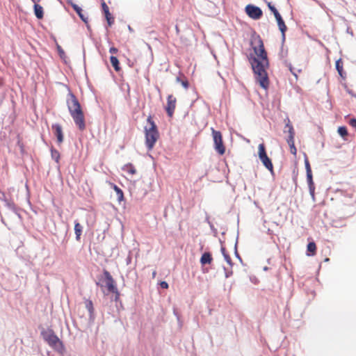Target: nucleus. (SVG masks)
Masks as SVG:
<instances>
[{
	"mask_svg": "<svg viewBox=\"0 0 356 356\" xmlns=\"http://www.w3.org/2000/svg\"><path fill=\"white\" fill-rule=\"evenodd\" d=\"M225 275L226 278L229 277L232 275V270H228L225 267H224Z\"/></svg>",
	"mask_w": 356,
	"mask_h": 356,
	"instance_id": "obj_37",
	"label": "nucleus"
},
{
	"mask_svg": "<svg viewBox=\"0 0 356 356\" xmlns=\"http://www.w3.org/2000/svg\"><path fill=\"white\" fill-rule=\"evenodd\" d=\"M335 67H336V70L338 72L339 76L344 79L346 77V74L343 72V63L341 62V58H339V60H337L336 61Z\"/></svg>",
	"mask_w": 356,
	"mask_h": 356,
	"instance_id": "obj_18",
	"label": "nucleus"
},
{
	"mask_svg": "<svg viewBox=\"0 0 356 356\" xmlns=\"http://www.w3.org/2000/svg\"><path fill=\"white\" fill-rule=\"evenodd\" d=\"M40 334L43 339L50 347L59 353L65 351L63 343L59 339L52 329H43Z\"/></svg>",
	"mask_w": 356,
	"mask_h": 356,
	"instance_id": "obj_3",
	"label": "nucleus"
},
{
	"mask_svg": "<svg viewBox=\"0 0 356 356\" xmlns=\"http://www.w3.org/2000/svg\"><path fill=\"white\" fill-rule=\"evenodd\" d=\"M212 256L210 252H206L202 254L201 258H200V263L202 266L205 264H211L212 261Z\"/></svg>",
	"mask_w": 356,
	"mask_h": 356,
	"instance_id": "obj_15",
	"label": "nucleus"
},
{
	"mask_svg": "<svg viewBox=\"0 0 356 356\" xmlns=\"http://www.w3.org/2000/svg\"><path fill=\"white\" fill-rule=\"evenodd\" d=\"M106 19L107 21L108 25L109 26H111L114 23V18L111 16H109L108 17H106Z\"/></svg>",
	"mask_w": 356,
	"mask_h": 356,
	"instance_id": "obj_35",
	"label": "nucleus"
},
{
	"mask_svg": "<svg viewBox=\"0 0 356 356\" xmlns=\"http://www.w3.org/2000/svg\"><path fill=\"white\" fill-rule=\"evenodd\" d=\"M212 136L213 139V148L220 154L222 155L225 152V147L222 142V134L219 131L211 128Z\"/></svg>",
	"mask_w": 356,
	"mask_h": 356,
	"instance_id": "obj_5",
	"label": "nucleus"
},
{
	"mask_svg": "<svg viewBox=\"0 0 356 356\" xmlns=\"http://www.w3.org/2000/svg\"><path fill=\"white\" fill-rule=\"evenodd\" d=\"M234 254L235 257L239 259L240 261H242V259L241 256L239 255L238 251H237V241H236L235 245H234Z\"/></svg>",
	"mask_w": 356,
	"mask_h": 356,
	"instance_id": "obj_34",
	"label": "nucleus"
},
{
	"mask_svg": "<svg viewBox=\"0 0 356 356\" xmlns=\"http://www.w3.org/2000/svg\"><path fill=\"white\" fill-rule=\"evenodd\" d=\"M268 268L267 266H265V267L264 268V270H265V271H266V270H268Z\"/></svg>",
	"mask_w": 356,
	"mask_h": 356,
	"instance_id": "obj_56",
	"label": "nucleus"
},
{
	"mask_svg": "<svg viewBox=\"0 0 356 356\" xmlns=\"http://www.w3.org/2000/svg\"><path fill=\"white\" fill-rule=\"evenodd\" d=\"M279 29H280V31L282 33V42H284V40H285V32H286V31L287 29L286 26L285 25L284 30L282 29L281 28H279Z\"/></svg>",
	"mask_w": 356,
	"mask_h": 356,
	"instance_id": "obj_39",
	"label": "nucleus"
},
{
	"mask_svg": "<svg viewBox=\"0 0 356 356\" xmlns=\"http://www.w3.org/2000/svg\"><path fill=\"white\" fill-rule=\"evenodd\" d=\"M258 149L259 159L262 162L263 165L271 172V174H273V165L271 160L266 154L264 144H259Z\"/></svg>",
	"mask_w": 356,
	"mask_h": 356,
	"instance_id": "obj_6",
	"label": "nucleus"
},
{
	"mask_svg": "<svg viewBox=\"0 0 356 356\" xmlns=\"http://www.w3.org/2000/svg\"><path fill=\"white\" fill-rule=\"evenodd\" d=\"M346 92L349 95H350L352 97H356V94L352 90H350L349 88H346Z\"/></svg>",
	"mask_w": 356,
	"mask_h": 356,
	"instance_id": "obj_44",
	"label": "nucleus"
},
{
	"mask_svg": "<svg viewBox=\"0 0 356 356\" xmlns=\"http://www.w3.org/2000/svg\"><path fill=\"white\" fill-rule=\"evenodd\" d=\"M85 303H86V308L89 313L90 318L93 319L95 309H94L93 303H92V300H86Z\"/></svg>",
	"mask_w": 356,
	"mask_h": 356,
	"instance_id": "obj_17",
	"label": "nucleus"
},
{
	"mask_svg": "<svg viewBox=\"0 0 356 356\" xmlns=\"http://www.w3.org/2000/svg\"><path fill=\"white\" fill-rule=\"evenodd\" d=\"M33 9H34V14L35 17L38 19H42L44 16V11L43 8L38 4V3H33Z\"/></svg>",
	"mask_w": 356,
	"mask_h": 356,
	"instance_id": "obj_14",
	"label": "nucleus"
},
{
	"mask_svg": "<svg viewBox=\"0 0 356 356\" xmlns=\"http://www.w3.org/2000/svg\"><path fill=\"white\" fill-rule=\"evenodd\" d=\"M110 60H111V63L113 67H114L115 70L116 72L120 71V63H119L118 58L116 56H114L112 55L110 57Z\"/></svg>",
	"mask_w": 356,
	"mask_h": 356,
	"instance_id": "obj_20",
	"label": "nucleus"
},
{
	"mask_svg": "<svg viewBox=\"0 0 356 356\" xmlns=\"http://www.w3.org/2000/svg\"><path fill=\"white\" fill-rule=\"evenodd\" d=\"M347 32L350 33L351 35H353V32L352 31L350 32V31H349V29H347Z\"/></svg>",
	"mask_w": 356,
	"mask_h": 356,
	"instance_id": "obj_55",
	"label": "nucleus"
},
{
	"mask_svg": "<svg viewBox=\"0 0 356 356\" xmlns=\"http://www.w3.org/2000/svg\"><path fill=\"white\" fill-rule=\"evenodd\" d=\"M284 132H289V136L286 138V142L289 146L291 147H294V136L295 132L292 124L290 123L289 120H288V122L286 124Z\"/></svg>",
	"mask_w": 356,
	"mask_h": 356,
	"instance_id": "obj_10",
	"label": "nucleus"
},
{
	"mask_svg": "<svg viewBox=\"0 0 356 356\" xmlns=\"http://www.w3.org/2000/svg\"><path fill=\"white\" fill-rule=\"evenodd\" d=\"M131 257H128L126 259V261H127V264H129L130 262H131Z\"/></svg>",
	"mask_w": 356,
	"mask_h": 356,
	"instance_id": "obj_52",
	"label": "nucleus"
},
{
	"mask_svg": "<svg viewBox=\"0 0 356 356\" xmlns=\"http://www.w3.org/2000/svg\"><path fill=\"white\" fill-rule=\"evenodd\" d=\"M128 30L129 31V32L132 33L134 32V29H132V27L131 26H128Z\"/></svg>",
	"mask_w": 356,
	"mask_h": 356,
	"instance_id": "obj_53",
	"label": "nucleus"
},
{
	"mask_svg": "<svg viewBox=\"0 0 356 356\" xmlns=\"http://www.w3.org/2000/svg\"><path fill=\"white\" fill-rule=\"evenodd\" d=\"M70 4L72 6V8L74 9V10L76 13V14L79 15L80 19L83 22L87 23L88 20V16L85 15L83 13L82 8L80 6H79L77 4H76V3H73V2H70Z\"/></svg>",
	"mask_w": 356,
	"mask_h": 356,
	"instance_id": "obj_13",
	"label": "nucleus"
},
{
	"mask_svg": "<svg viewBox=\"0 0 356 356\" xmlns=\"http://www.w3.org/2000/svg\"><path fill=\"white\" fill-rule=\"evenodd\" d=\"M102 10L104 14L105 18L108 17L109 16H111V14L109 11L108 6L106 5V3L104 1H102Z\"/></svg>",
	"mask_w": 356,
	"mask_h": 356,
	"instance_id": "obj_27",
	"label": "nucleus"
},
{
	"mask_svg": "<svg viewBox=\"0 0 356 356\" xmlns=\"http://www.w3.org/2000/svg\"><path fill=\"white\" fill-rule=\"evenodd\" d=\"M257 46L252 47L257 57L250 54L248 59L260 86L264 89H267L269 83L266 68L268 67L269 61L264 42L259 36L257 37Z\"/></svg>",
	"mask_w": 356,
	"mask_h": 356,
	"instance_id": "obj_1",
	"label": "nucleus"
},
{
	"mask_svg": "<svg viewBox=\"0 0 356 356\" xmlns=\"http://www.w3.org/2000/svg\"><path fill=\"white\" fill-rule=\"evenodd\" d=\"M160 286L162 289H166L168 288V284L165 281H162L159 283Z\"/></svg>",
	"mask_w": 356,
	"mask_h": 356,
	"instance_id": "obj_41",
	"label": "nucleus"
},
{
	"mask_svg": "<svg viewBox=\"0 0 356 356\" xmlns=\"http://www.w3.org/2000/svg\"><path fill=\"white\" fill-rule=\"evenodd\" d=\"M51 159L54 160L56 163H59L60 159V153L58 151L55 149L54 148H51Z\"/></svg>",
	"mask_w": 356,
	"mask_h": 356,
	"instance_id": "obj_24",
	"label": "nucleus"
},
{
	"mask_svg": "<svg viewBox=\"0 0 356 356\" xmlns=\"http://www.w3.org/2000/svg\"><path fill=\"white\" fill-rule=\"evenodd\" d=\"M177 81L180 83L181 86L187 89L189 87V83L188 81L186 80H182L180 77H177Z\"/></svg>",
	"mask_w": 356,
	"mask_h": 356,
	"instance_id": "obj_30",
	"label": "nucleus"
},
{
	"mask_svg": "<svg viewBox=\"0 0 356 356\" xmlns=\"http://www.w3.org/2000/svg\"><path fill=\"white\" fill-rule=\"evenodd\" d=\"M307 181L308 184L309 194H310L313 201H315V195H314L315 186H314V183L313 181V178L307 179Z\"/></svg>",
	"mask_w": 356,
	"mask_h": 356,
	"instance_id": "obj_19",
	"label": "nucleus"
},
{
	"mask_svg": "<svg viewBox=\"0 0 356 356\" xmlns=\"http://www.w3.org/2000/svg\"><path fill=\"white\" fill-rule=\"evenodd\" d=\"M316 243L314 242H309L308 244H307V255L308 256H312L315 254V252H316Z\"/></svg>",
	"mask_w": 356,
	"mask_h": 356,
	"instance_id": "obj_21",
	"label": "nucleus"
},
{
	"mask_svg": "<svg viewBox=\"0 0 356 356\" xmlns=\"http://www.w3.org/2000/svg\"><path fill=\"white\" fill-rule=\"evenodd\" d=\"M289 70L291 71V72L295 76L297 77V74L294 72V70H293V67H292V65L291 64H289Z\"/></svg>",
	"mask_w": 356,
	"mask_h": 356,
	"instance_id": "obj_48",
	"label": "nucleus"
},
{
	"mask_svg": "<svg viewBox=\"0 0 356 356\" xmlns=\"http://www.w3.org/2000/svg\"><path fill=\"white\" fill-rule=\"evenodd\" d=\"M205 222H207L209 224V222H211L209 220V216L207 214L205 218Z\"/></svg>",
	"mask_w": 356,
	"mask_h": 356,
	"instance_id": "obj_51",
	"label": "nucleus"
},
{
	"mask_svg": "<svg viewBox=\"0 0 356 356\" xmlns=\"http://www.w3.org/2000/svg\"><path fill=\"white\" fill-rule=\"evenodd\" d=\"M305 169H306L307 179H310V178L312 179L313 178L311 166H310V164H309V162L307 158H305Z\"/></svg>",
	"mask_w": 356,
	"mask_h": 356,
	"instance_id": "obj_22",
	"label": "nucleus"
},
{
	"mask_svg": "<svg viewBox=\"0 0 356 356\" xmlns=\"http://www.w3.org/2000/svg\"><path fill=\"white\" fill-rule=\"evenodd\" d=\"M56 48H57V50H58V53L60 56V57L61 58H63L65 56V51L64 50L62 49V47L59 45V44H56Z\"/></svg>",
	"mask_w": 356,
	"mask_h": 356,
	"instance_id": "obj_32",
	"label": "nucleus"
},
{
	"mask_svg": "<svg viewBox=\"0 0 356 356\" xmlns=\"http://www.w3.org/2000/svg\"><path fill=\"white\" fill-rule=\"evenodd\" d=\"M5 205L12 211H15L16 207L13 202L8 200L7 201L5 202Z\"/></svg>",
	"mask_w": 356,
	"mask_h": 356,
	"instance_id": "obj_31",
	"label": "nucleus"
},
{
	"mask_svg": "<svg viewBox=\"0 0 356 356\" xmlns=\"http://www.w3.org/2000/svg\"><path fill=\"white\" fill-rule=\"evenodd\" d=\"M289 70L291 71V72L295 76L297 77V74L294 72V70H293V67H292V65L291 64H289Z\"/></svg>",
	"mask_w": 356,
	"mask_h": 356,
	"instance_id": "obj_46",
	"label": "nucleus"
},
{
	"mask_svg": "<svg viewBox=\"0 0 356 356\" xmlns=\"http://www.w3.org/2000/svg\"><path fill=\"white\" fill-rule=\"evenodd\" d=\"M290 147V149H291V152L293 154H296V147L294 146V147H291V146H289Z\"/></svg>",
	"mask_w": 356,
	"mask_h": 356,
	"instance_id": "obj_49",
	"label": "nucleus"
},
{
	"mask_svg": "<svg viewBox=\"0 0 356 356\" xmlns=\"http://www.w3.org/2000/svg\"><path fill=\"white\" fill-rule=\"evenodd\" d=\"M122 170L131 175H134L136 172V168L131 163H127L124 165Z\"/></svg>",
	"mask_w": 356,
	"mask_h": 356,
	"instance_id": "obj_23",
	"label": "nucleus"
},
{
	"mask_svg": "<svg viewBox=\"0 0 356 356\" xmlns=\"http://www.w3.org/2000/svg\"><path fill=\"white\" fill-rule=\"evenodd\" d=\"M103 274L104 276V280H105L106 284L109 283V282H114V280H113V277L111 276V273L107 270L104 269Z\"/></svg>",
	"mask_w": 356,
	"mask_h": 356,
	"instance_id": "obj_26",
	"label": "nucleus"
},
{
	"mask_svg": "<svg viewBox=\"0 0 356 356\" xmlns=\"http://www.w3.org/2000/svg\"><path fill=\"white\" fill-rule=\"evenodd\" d=\"M147 121L150 124V127L149 129L145 127V145L148 150H151L159 138V134L157 127L150 115L147 118Z\"/></svg>",
	"mask_w": 356,
	"mask_h": 356,
	"instance_id": "obj_4",
	"label": "nucleus"
},
{
	"mask_svg": "<svg viewBox=\"0 0 356 356\" xmlns=\"http://www.w3.org/2000/svg\"><path fill=\"white\" fill-rule=\"evenodd\" d=\"M268 7L269 10L273 13V15L276 19V21L277 22L278 27L284 30L285 25H286L285 22L283 20L281 15L280 14V13L277 10V8L273 5H272V3L270 2L268 3Z\"/></svg>",
	"mask_w": 356,
	"mask_h": 356,
	"instance_id": "obj_9",
	"label": "nucleus"
},
{
	"mask_svg": "<svg viewBox=\"0 0 356 356\" xmlns=\"http://www.w3.org/2000/svg\"><path fill=\"white\" fill-rule=\"evenodd\" d=\"M224 259H225V260L226 261V262H227V264H228L231 267L234 265V264H233V262H232V259H231L230 256L229 255V254H228L227 255H225Z\"/></svg>",
	"mask_w": 356,
	"mask_h": 356,
	"instance_id": "obj_33",
	"label": "nucleus"
},
{
	"mask_svg": "<svg viewBox=\"0 0 356 356\" xmlns=\"http://www.w3.org/2000/svg\"><path fill=\"white\" fill-rule=\"evenodd\" d=\"M113 188L116 192L118 201H122L124 198L123 191L116 185H114Z\"/></svg>",
	"mask_w": 356,
	"mask_h": 356,
	"instance_id": "obj_25",
	"label": "nucleus"
},
{
	"mask_svg": "<svg viewBox=\"0 0 356 356\" xmlns=\"http://www.w3.org/2000/svg\"><path fill=\"white\" fill-rule=\"evenodd\" d=\"M176 105V98L172 95H169L167 98V106L165 110L169 117H172Z\"/></svg>",
	"mask_w": 356,
	"mask_h": 356,
	"instance_id": "obj_11",
	"label": "nucleus"
},
{
	"mask_svg": "<svg viewBox=\"0 0 356 356\" xmlns=\"http://www.w3.org/2000/svg\"><path fill=\"white\" fill-rule=\"evenodd\" d=\"M338 134L343 138L348 135V130L346 127L341 126L338 128Z\"/></svg>",
	"mask_w": 356,
	"mask_h": 356,
	"instance_id": "obj_28",
	"label": "nucleus"
},
{
	"mask_svg": "<svg viewBox=\"0 0 356 356\" xmlns=\"http://www.w3.org/2000/svg\"><path fill=\"white\" fill-rule=\"evenodd\" d=\"M0 200L4 202L8 200L4 192L0 191Z\"/></svg>",
	"mask_w": 356,
	"mask_h": 356,
	"instance_id": "obj_40",
	"label": "nucleus"
},
{
	"mask_svg": "<svg viewBox=\"0 0 356 356\" xmlns=\"http://www.w3.org/2000/svg\"><path fill=\"white\" fill-rule=\"evenodd\" d=\"M173 313L176 316L177 320L179 321V316L175 309H174Z\"/></svg>",
	"mask_w": 356,
	"mask_h": 356,
	"instance_id": "obj_50",
	"label": "nucleus"
},
{
	"mask_svg": "<svg viewBox=\"0 0 356 356\" xmlns=\"http://www.w3.org/2000/svg\"><path fill=\"white\" fill-rule=\"evenodd\" d=\"M51 129L54 131V135L57 138L58 143H61L63 141L62 127L59 124L56 123L52 124Z\"/></svg>",
	"mask_w": 356,
	"mask_h": 356,
	"instance_id": "obj_12",
	"label": "nucleus"
},
{
	"mask_svg": "<svg viewBox=\"0 0 356 356\" xmlns=\"http://www.w3.org/2000/svg\"><path fill=\"white\" fill-rule=\"evenodd\" d=\"M82 231H83L82 225L78 222V220H75L74 221V232H75L76 241L80 240V237L82 234Z\"/></svg>",
	"mask_w": 356,
	"mask_h": 356,
	"instance_id": "obj_16",
	"label": "nucleus"
},
{
	"mask_svg": "<svg viewBox=\"0 0 356 356\" xmlns=\"http://www.w3.org/2000/svg\"><path fill=\"white\" fill-rule=\"evenodd\" d=\"M336 195L337 197L341 198V201L346 204H350L355 202L353 199V190L352 188L348 189H339L336 190Z\"/></svg>",
	"mask_w": 356,
	"mask_h": 356,
	"instance_id": "obj_7",
	"label": "nucleus"
},
{
	"mask_svg": "<svg viewBox=\"0 0 356 356\" xmlns=\"http://www.w3.org/2000/svg\"><path fill=\"white\" fill-rule=\"evenodd\" d=\"M289 70L291 71V72L295 76L297 77V74L294 72V70H293V67H292V65L291 64H289Z\"/></svg>",
	"mask_w": 356,
	"mask_h": 356,
	"instance_id": "obj_47",
	"label": "nucleus"
},
{
	"mask_svg": "<svg viewBox=\"0 0 356 356\" xmlns=\"http://www.w3.org/2000/svg\"><path fill=\"white\" fill-rule=\"evenodd\" d=\"M246 14L252 19H259L263 15L262 10L253 4H248L245 8Z\"/></svg>",
	"mask_w": 356,
	"mask_h": 356,
	"instance_id": "obj_8",
	"label": "nucleus"
},
{
	"mask_svg": "<svg viewBox=\"0 0 356 356\" xmlns=\"http://www.w3.org/2000/svg\"><path fill=\"white\" fill-rule=\"evenodd\" d=\"M209 225L213 232H214V233L217 232V229L214 227V225H213V223L211 222H209Z\"/></svg>",
	"mask_w": 356,
	"mask_h": 356,
	"instance_id": "obj_43",
	"label": "nucleus"
},
{
	"mask_svg": "<svg viewBox=\"0 0 356 356\" xmlns=\"http://www.w3.org/2000/svg\"><path fill=\"white\" fill-rule=\"evenodd\" d=\"M118 51V49L116 47H112L109 49V52L112 54H117Z\"/></svg>",
	"mask_w": 356,
	"mask_h": 356,
	"instance_id": "obj_42",
	"label": "nucleus"
},
{
	"mask_svg": "<svg viewBox=\"0 0 356 356\" xmlns=\"http://www.w3.org/2000/svg\"><path fill=\"white\" fill-rule=\"evenodd\" d=\"M68 96L69 97L67 99V105L69 112L73 118L75 124L81 131H83L86 129V124L81 104L72 92H70Z\"/></svg>",
	"mask_w": 356,
	"mask_h": 356,
	"instance_id": "obj_2",
	"label": "nucleus"
},
{
	"mask_svg": "<svg viewBox=\"0 0 356 356\" xmlns=\"http://www.w3.org/2000/svg\"><path fill=\"white\" fill-rule=\"evenodd\" d=\"M33 3H39L41 0H31Z\"/></svg>",
	"mask_w": 356,
	"mask_h": 356,
	"instance_id": "obj_54",
	"label": "nucleus"
},
{
	"mask_svg": "<svg viewBox=\"0 0 356 356\" xmlns=\"http://www.w3.org/2000/svg\"><path fill=\"white\" fill-rule=\"evenodd\" d=\"M3 85V81L1 80H0V87L2 86Z\"/></svg>",
	"mask_w": 356,
	"mask_h": 356,
	"instance_id": "obj_57",
	"label": "nucleus"
},
{
	"mask_svg": "<svg viewBox=\"0 0 356 356\" xmlns=\"http://www.w3.org/2000/svg\"><path fill=\"white\" fill-rule=\"evenodd\" d=\"M349 124L356 130V118L350 119Z\"/></svg>",
	"mask_w": 356,
	"mask_h": 356,
	"instance_id": "obj_36",
	"label": "nucleus"
},
{
	"mask_svg": "<svg viewBox=\"0 0 356 356\" xmlns=\"http://www.w3.org/2000/svg\"><path fill=\"white\" fill-rule=\"evenodd\" d=\"M220 251L222 252V254L223 255V257H225V255H227L228 254V253L226 252V249H225V247L222 246L221 248H220Z\"/></svg>",
	"mask_w": 356,
	"mask_h": 356,
	"instance_id": "obj_45",
	"label": "nucleus"
},
{
	"mask_svg": "<svg viewBox=\"0 0 356 356\" xmlns=\"http://www.w3.org/2000/svg\"><path fill=\"white\" fill-rule=\"evenodd\" d=\"M113 293L115 294V297H114V300L115 302H118L119 300H120V292L118 291V289H117V291L115 292H112Z\"/></svg>",
	"mask_w": 356,
	"mask_h": 356,
	"instance_id": "obj_38",
	"label": "nucleus"
},
{
	"mask_svg": "<svg viewBox=\"0 0 356 356\" xmlns=\"http://www.w3.org/2000/svg\"><path fill=\"white\" fill-rule=\"evenodd\" d=\"M106 286L107 289H108V291H110L111 293L117 291L118 288H117V286H116V285L115 284V282H114L106 283Z\"/></svg>",
	"mask_w": 356,
	"mask_h": 356,
	"instance_id": "obj_29",
	"label": "nucleus"
}]
</instances>
